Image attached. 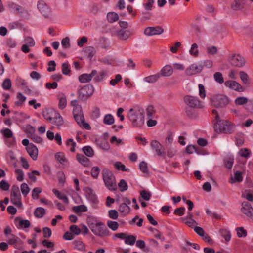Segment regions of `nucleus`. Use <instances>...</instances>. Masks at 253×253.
I'll use <instances>...</instances> for the list:
<instances>
[{
  "label": "nucleus",
  "instance_id": "obj_1",
  "mask_svg": "<svg viewBox=\"0 0 253 253\" xmlns=\"http://www.w3.org/2000/svg\"><path fill=\"white\" fill-rule=\"evenodd\" d=\"M87 223L90 230L95 236L104 238L110 235V232L104 223L97 217L93 216L88 217Z\"/></svg>",
  "mask_w": 253,
  "mask_h": 253
},
{
  "label": "nucleus",
  "instance_id": "obj_2",
  "mask_svg": "<svg viewBox=\"0 0 253 253\" xmlns=\"http://www.w3.org/2000/svg\"><path fill=\"white\" fill-rule=\"evenodd\" d=\"M127 117L134 127H141L145 122V112L139 106H134L127 113Z\"/></svg>",
  "mask_w": 253,
  "mask_h": 253
},
{
  "label": "nucleus",
  "instance_id": "obj_3",
  "mask_svg": "<svg viewBox=\"0 0 253 253\" xmlns=\"http://www.w3.org/2000/svg\"><path fill=\"white\" fill-rule=\"evenodd\" d=\"M212 112L216 114L215 117L217 122L214 126V130L216 132L232 133L234 131L235 125L232 122L221 119L215 110H213Z\"/></svg>",
  "mask_w": 253,
  "mask_h": 253
},
{
  "label": "nucleus",
  "instance_id": "obj_4",
  "mask_svg": "<svg viewBox=\"0 0 253 253\" xmlns=\"http://www.w3.org/2000/svg\"><path fill=\"white\" fill-rule=\"evenodd\" d=\"M102 177L105 186L110 190L117 189L115 177L113 173L107 169L102 170Z\"/></svg>",
  "mask_w": 253,
  "mask_h": 253
},
{
  "label": "nucleus",
  "instance_id": "obj_5",
  "mask_svg": "<svg viewBox=\"0 0 253 253\" xmlns=\"http://www.w3.org/2000/svg\"><path fill=\"white\" fill-rule=\"evenodd\" d=\"M210 102L215 107L223 108L229 103V98L223 94H216L213 95L210 99Z\"/></svg>",
  "mask_w": 253,
  "mask_h": 253
},
{
  "label": "nucleus",
  "instance_id": "obj_6",
  "mask_svg": "<svg viewBox=\"0 0 253 253\" xmlns=\"http://www.w3.org/2000/svg\"><path fill=\"white\" fill-rule=\"evenodd\" d=\"M10 201L17 207H22L21 194L19 191V187L17 186L13 185L11 188Z\"/></svg>",
  "mask_w": 253,
  "mask_h": 253
},
{
  "label": "nucleus",
  "instance_id": "obj_7",
  "mask_svg": "<svg viewBox=\"0 0 253 253\" xmlns=\"http://www.w3.org/2000/svg\"><path fill=\"white\" fill-rule=\"evenodd\" d=\"M184 101L191 108H201L203 106V103L196 96L186 95L184 97Z\"/></svg>",
  "mask_w": 253,
  "mask_h": 253
},
{
  "label": "nucleus",
  "instance_id": "obj_8",
  "mask_svg": "<svg viewBox=\"0 0 253 253\" xmlns=\"http://www.w3.org/2000/svg\"><path fill=\"white\" fill-rule=\"evenodd\" d=\"M94 87L92 85H85L83 86L78 92V97L82 100H86L93 93Z\"/></svg>",
  "mask_w": 253,
  "mask_h": 253
},
{
  "label": "nucleus",
  "instance_id": "obj_9",
  "mask_svg": "<svg viewBox=\"0 0 253 253\" xmlns=\"http://www.w3.org/2000/svg\"><path fill=\"white\" fill-rule=\"evenodd\" d=\"M0 132L5 138V143L8 147L13 146L15 144V138L11 129L6 128L1 130Z\"/></svg>",
  "mask_w": 253,
  "mask_h": 253
},
{
  "label": "nucleus",
  "instance_id": "obj_10",
  "mask_svg": "<svg viewBox=\"0 0 253 253\" xmlns=\"http://www.w3.org/2000/svg\"><path fill=\"white\" fill-rule=\"evenodd\" d=\"M203 70V65L201 63H195L186 68L185 73L187 76H192L200 73Z\"/></svg>",
  "mask_w": 253,
  "mask_h": 253
},
{
  "label": "nucleus",
  "instance_id": "obj_11",
  "mask_svg": "<svg viewBox=\"0 0 253 253\" xmlns=\"http://www.w3.org/2000/svg\"><path fill=\"white\" fill-rule=\"evenodd\" d=\"M37 8L45 17L49 18L51 16V10L44 1L39 0L37 3Z\"/></svg>",
  "mask_w": 253,
  "mask_h": 253
},
{
  "label": "nucleus",
  "instance_id": "obj_12",
  "mask_svg": "<svg viewBox=\"0 0 253 253\" xmlns=\"http://www.w3.org/2000/svg\"><path fill=\"white\" fill-rule=\"evenodd\" d=\"M163 32V28L159 26L155 27H148L145 28L144 31V34L147 36L160 35Z\"/></svg>",
  "mask_w": 253,
  "mask_h": 253
},
{
  "label": "nucleus",
  "instance_id": "obj_13",
  "mask_svg": "<svg viewBox=\"0 0 253 253\" xmlns=\"http://www.w3.org/2000/svg\"><path fill=\"white\" fill-rule=\"evenodd\" d=\"M242 205L241 211L250 218L253 222V208L251 206V204L248 202H243Z\"/></svg>",
  "mask_w": 253,
  "mask_h": 253
},
{
  "label": "nucleus",
  "instance_id": "obj_14",
  "mask_svg": "<svg viewBox=\"0 0 253 253\" xmlns=\"http://www.w3.org/2000/svg\"><path fill=\"white\" fill-rule=\"evenodd\" d=\"M224 84L227 87L238 92H243L245 90L239 83L235 81H227Z\"/></svg>",
  "mask_w": 253,
  "mask_h": 253
},
{
  "label": "nucleus",
  "instance_id": "obj_15",
  "mask_svg": "<svg viewBox=\"0 0 253 253\" xmlns=\"http://www.w3.org/2000/svg\"><path fill=\"white\" fill-rule=\"evenodd\" d=\"M74 117L79 126L87 130H90L91 129L89 124L85 122L83 113L74 114Z\"/></svg>",
  "mask_w": 253,
  "mask_h": 253
},
{
  "label": "nucleus",
  "instance_id": "obj_16",
  "mask_svg": "<svg viewBox=\"0 0 253 253\" xmlns=\"http://www.w3.org/2000/svg\"><path fill=\"white\" fill-rule=\"evenodd\" d=\"M230 61L232 65L238 67H243L245 63L244 58L240 55H233Z\"/></svg>",
  "mask_w": 253,
  "mask_h": 253
},
{
  "label": "nucleus",
  "instance_id": "obj_17",
  "mask_svg": "<svg viewBox=\"0 0 253 253\" xmlns=\"http://www.w3.org/2000/svg\"><path fill=\"white\" fill-rule=\"evenodd\" d=\"M151 146L158 156L165 154V151L163 146L158 141L152 140L151 142Z\"/></svg>",
  "mask_w": 253,
  "mask_h": 253
},
{
  "label": "nucleus",
  "instance_id": "obj_18",
  "mask_svg": "<svg viewBox=\"0 0 253 253\" xmlns=\"http://www.w3.org/2000/svg\"><path fill=\"white\" fill-rule=\"evenodd\" d=\"M59 113L55 110L50 108L44 111L42 115L45 119L51 122Z\"/></svg>",
  "mask_w": 253,
  "mask_h": 253
},
{
  "label": "nucleus",
  "instance_id": "obj_19",
  "mask_svg": "<svg viewBox=\"0 0 253 253\" xmlns=\"http://www.w3.org/2000/svg\"><path fill=\"white\" fill-rule=\"evenodd\" d=\"M27 153L31 158L35 161L37 159L38 155V149L36 146L32 143H30L27 147Z\"/></svg>",
  "mask_w": 253,
  "mask_h": 253
},
{
  "label": "nucleus",
  "instance_id": "obj_20",
  "mask_svg": "<svg viewBox=\"0 0 253 253\" xmlns=\"http://www.w3.org/2000/svg\"><path fill=\"white\" fill-rule=\"evenodd\" d=\"M97 73V71L93 70L90 74H83L79 77V80L82 83H86L91 80L93 76Z\"/></svg>",
  "mask_w": 253,
  "mask_h": 253
},
{
  "label": "nucleus",
  "instance_id": "obj_21",
  "mask_svg": "<svg viewBox=\"0 0 253 253\" xmlns=\"http://www.w3.org/2000/svg\"><path fill=\"white\" fill-rule=\"evenodd\" d=\"M85 195L87 198L93 204L98 203V201L96 194L92 189L87 188L85 189Z\"/></svg>",
  "mask_w": 253,
  "mask_h": 253
},
{
  "label": "nucleus",
  "instance_id": "obj_22",
  "mask_svg": "<svg viewBox=\"0 0 253 253\" xmlns=\"http://www.w3.org/2000/svg\"><path fill=\"white\" fill-rule=\"evenodd\" d=\"M51 123L58 129H60L64 124V121L61 115L58 113L57 116L51 122Z\"/></svg>",
  "mask_w": 253,
  "mask_h": 253
},
{
  "label": "nucleus",
  "instance_id": "obj_23",
  "mask_svg": "<svg viewBox=\"0 0 253 253\" xmlns=\"http://www.w3.org/2000/svg\"><path fill=\"white\" fill-rule=\"evenodd\" d=\"M173 70L171 65H167L165 66L160 71L159 74L161 76L168 77L171 76L173 74Z\"/></svg>",
  "mask_w": 253,
  "mask_h": 253
},
{
  "label": "nucleus",
  "instance_id": "obj_24",
  "mask_svg": "<svg viewBox=\"0 0 253 253\" xmlns=\"http://www.w3.org/2000/svg\"><path fill=\"white\" fill-rule=\"evenodd\" d=\"M118 210L122 214L126 215L130 213V208L126 203H122L119 206Z\"/></svg>",
  "mask_w": 253,
  "mask_h": 253
},
{
  "label": "nucleus",
  "instance_id": "obj_25",
  "mask_svg": "<svg viewBox=\"0 0 253 253\" xmlns=\"http://www.w3.org/2000/svg\"><path fill=\"white\" fill-rule=\"evenodd\" d=\"M118 38L122 40H127L130 36V32L128 30H120L117 32Z\"/></svg>",
  "mask_w": 253,
  "mask_h": 253
},
{
  "label": "nucleus",
  "instance_id": "obj_26",
  "mask_svg": "<svg viewBox=\"0 0 253 253\" xmlns=\"http://www.w3.org/2000/svg\"><path fill=\"white\" fill-rule=\"evenodd\" d=\"M77 160L82 165L84 166H87L89 164V159L82 154H77L76 155Z\"/></svg>",
  "mask_w": 253,
  "mask_h": 253
},
{
  "label": "nucleus",
  "instance_id": "obj_27",
  "mask_svg": "<svg viewBox=\"0 0 253 253\" xmlns=\"http://www.w3.org/2000/svg\"><path fill=\"white\" fill-rule=\"evenodd\" d=\"M8 7L13 12H17L19 14L24 12V9L20 6L13 2H10L8 4Z\"/></svg>",
  "mask_w": 253,
  "mask_h": 253
},
{
  "label": "nucleus",
  "instance_id": "obj_28",
  "mask_svg": "<svg viewBox=\"0 0 253 253\" xmlns=\"http://www.w3.org/2000/svg\"><path fill=\"white\" fill-rule=\"evenodd\" d=\"M160 77V75L159 74H156L145 77L143 80L148 83H154L156 82Z\"/></svg>",
  "mask_w": 253,
  "mask_h": 253
},
{
  "label": "nucleus",
  "instance_id": "obj_29",
  "mask_svg": "<svg viewBox=\"0 0 253 253\" xmlns=\"http://www.w3.org/2000/svg\"><path fill=\"white\" fill-rule=\"evenodd\" d=\"M52 192L59 199L62 200L66 204H68L69 199L66 195L61 194L56 189H53Z\"/></svg>",
  "mask_w": 253,
  "mask_h": 253
},
{
  "label": "nucleus",
  "instance_id": "obj_30",
  "mask_svg": "<svg viewBox=\"0 0 253 253\" xmlns=\"http://www.w3.org/2000/svg\"><path fill=\"white\" fill-rule=\"evenodd\" d=\"M56 160L60 164H64L67 162V160L63 152H58L55 154Z\"/></svg>",
  "mask_w": 253,
  "mask_h": 253
},
{
  "label": "nucleus",
  "instance_id": "obj_31",
  "mask_svg": "<svg viewBox=\"0 0 253 253\" xmlns=\"http://www.w3.org/2000/svg\"><path fill=\"white\" fill-rule=\"evenodd\" d=\"M181 220L188 227L194 228L197 224V222L193 218H182Z\"/></svg>",
  "mask_w": 253,
  "mask_h": 253
},
{
  "label": "nucleus",
  "instance_id": "obj_32",
  "mask_svg": "<svg viewBox=\"0 0 253 253\" xmlns=\"http://www.w3.org/2000/svg\"><path fill=\"white\" fill-rule=\"evenodd\" d=\"M189 54L194 57H196L199 55V52L198 50V45L194 43L191 45V47L189 50Z\"/></svg>",
  "mask_w": 253,
  "mask_h": 253
},
{
  "label": "nucleus",
  "instance_id": "obj_33",
  "mask_svg": "<svg viewBox=\"0 0 253 253\" xmlns=\"http://www.w3.org/2000/svg\"><path fill=\"white\" fill-rule=\"evenodd\" d=\"M107 19L109 22L113 23L119 19V16L117 13L114 12H111L107 14Z\"/></svg>",
  "mask_w": 253,
  "mask_h": 253
},
{
  "label": "nucleus",
  "instance_id": "obj_34",
  "mask_svg": "<svg viewBox=\"0 0 253 253\" xmlns=\"http://www.w3.org/2000/svg\"><path fill=\"white\" fill-rule=\"evenodd\" d=\"M59 100L58 107L59 109L62 110L64 109L67 105L66 97L64 94H61L60 95Z\"/></svg>",
  "mask_w": 253,
  "mask_h": 253
},
{
  "label": "nucleus",
  "instance_id": "obj_35",
  "mask_svg": "<svg viewBox=\"0 0 253 253\" xmlns=\"http://www.w3.org/2000/svg\"><path fill=\"white\" fill-rule=\"evenodd\" d=\"M72 244L74 248L78 250L84 251L85 250V245L81 241L75 240L73 242Z\"/></svg>",
  "mask_w": 253,
  "mask_h": 253
},
{
  "label": "nucleus",
  "instance_id": "obj_36",
  "mask_svg": "<svg viewBox=\"0 0 253 253\" xmlns=\"http://www.w3.org/2000/svg\"><path fill=\"white\" fill-rule=\"evenodd\" d=\"M114 121V117L110 114L105 115L103 118L104 124L108 125H111L113 124Z\"/></svg>",
  "mask_w": 253,
  "mask_h": 253
},
{
  "label": "nucleus",
  "instance_id": "obj_37",
  "mask_svg": "<svg viewBox=\"0 0 253 253\" xmlns=\"http://www.w3.org/2000/svg\"><path fill=\"white\" fill-rule=\"evenodd\" d=\"M45 213V210L42 207L37 208L34 211V215L37 218H42Z\"/></svg>",
  "mask_w": 253,
  "mask_h": 253
},
{
  "label": "nucleus",
  "instance_id": "obj_38",
  "mask_svg": "<svg viewBox=\"0 0 253 253\" xmlns=\"http://www.w3.org/2000/svg\"><path fill=\"white\" fill-rule=\"evenodd\" d=\"M238 154L241 157L248 158L251 156V152L247 148H242L239 151Z\"/></svg>",
  "mask_w": 253,
  "mask_h": 253
},
{
  "label": "nucleus",
  "instance_id": "obj_39",
  "mask_svg": "<svg viewBox=\"0 0 253 253\" xmlns=\"http://www.w3.org/2000/svg\"><path fill=\"white\" fill-rule=\"evenodd\" d=\"M243 180V177L242 174L239 171H236L234 174V177H231L230 178V182L231 183L236 182H241Z\"/></svg>",
  "mask_w": 253,
  "mask_h": 253
},
{
  "label": "nucleus",
  "instance_id": "obj_40",
  "mask_svg": "<svg viewBox=\"0 0 253 253\" xmlns=\"http://www.w3.org/2000/svg\"><path fill=\"white\" fill-rule=\"evenodd\" d=\"M114 166L116 169L122 171L129 172L130 170L126 168L125 166L120 162H116L114 163Z\"/></svg>",
  "mask_w": 253,
  "mask_h": 253
},
{
  "label": "nucleus",
  "instance_id": "obj_41",
  "mask_svg": "<svg viewBox=\"0 0 253 253\" xmlns=\"http://www.w3.org/2000/svg\"><path fill=\"white\" fill-rule=\"evenodd\" d=\"M82 150L84 154L89 157H92L94 155V151L92 148L89 146L84 147Z\"/></svg>",
  "mask_w": 253,
  "mask_h": 253
},
{
  "label": "nucleus",
  "instance_id": "obj_42",
  "mask_svg": "<svg viewBox=\"0 0 253 253\" xmlns=\"http://www.w3.org/2000/svg\"><path fill=\"white\" fill-rule=\"evenodd\" d=\"M66 144L67 146L69 148V150L71 152H75V147L76 146V143L73 139L70 138L67 140Z\"/></svg>",
  "mask_w": 253,
  "mask_h": 253
},
{
  "label": "nucleus",
  "instance_id": "obj_43",
  "mask_svg": "<svg viewBox=\"0 0 253 253\" xmlns=\"http://www.w3.org/2000/svg\"><path fill=\"white\" fill-rule=\"evenodd\" d=\"M30 225V222L28 220H20L18 225L16 226L19 229H23L29 227Z\"/></svg>",
  "mask_w": 253,
  "mask_h": 253
},
{
  "label": "nucleus",
  "instance_id": "obj_44",
  "mask_svg": "<svg viewBox=\"0 0 253 253\" xmlns=\"http://www.w3.org/2000/svg\"><path fill=\"white\" fill-rule=\"evenodd\" d=\"M236 231L239 238L245 237L247 236V231L243 227L236 228Z\"/></svg>",
  "mask_w": 253,
  "mask_h": 253
},
{
  "label": "nucleus",
  "instance_id": "obj_45",
  "mask_svg": "<svg viewBox=\"0 0 253 253\" xmlns=\"http://www.w3.org/2000/svg\"><path fill=\"white\" fill-rule=\"evenodd\" d=\"M240 78L244 84H248L250 83V79L248 74L244 72L241 71L239 73Z\"/></svg>",
  "mask_w": 253,
  "mask_h": 253
},
{
  "label": "nucleus",
  "instance_id": "obj_46",
  "mask_svg": "<svg viewBox=\"0 0 253 253\" xmlns=\"http://www.w3.org/2000/svg\"><path fill=\"white\" fill-rule=\"evenodd\" d=\"M73 211L76 213L86 212L87 211V208L84 205L74 206L73 208Z\"/></svg>",
  "mask_w": 253,
  "mask_h": 253
},
{
  "label": "nucleus",
  "instance_id": "obj_47",
  "mask_svg": "<svg viewBox=\"0 0 253 253\" xmlns=\"http://www.w3.org/2000/svg\"><path fill=\"white\" fill-rule=\"evenodd\" d=\"M107 76V72L105 71H100L94 78L95 82H101L104 80Z\"/></svg>",
  "mask_w": 253,
  "mask_h": 253
},
{
  "label": "nucleus",
  "instance_id": "obj_48",
  "mask_svg": "<svg viewBox=\"0 0 253 253\" xmlns=\"http://www.w3.org/2000/svg\"><path fill=\"white\" fill-rule=\"evenodd\" d=\"M243 2L235 0L231 4V8L234 10H238L242 8Z\"/></svg>",
  "mask_w": 253,
  "mask_h": 253
},
{
  "label": "nucleus",
  "instance_id": "obj_49",
  "mask_svg": "<svg viewBox=\"0 0 253 253\" xmlns=\"http://www.w3.org/2000/svg\"><path fill=\"white\" fill-rule=\"evenodd\" d=\"M248 101L247 98L243 96L238 97L235 100V103L236 105H243Z\"/></svg>",
  "mask_w": 253,
  "mask_h": 253
},
{
  "label": "nucleus",
  "instance_id": "obj_50",
  "mask_svg": "<svg viewBox=\"0 0 253 253\" xmlns=\"http://www.w3.org/2000/svg\"><path fill=\"white\" fill-rule=\"evenodd\" d=\"M107 226L112 230L116 231L119 227V224L116 222L111 220H108L107 222Z\"/></svg>",
  "mask_w": 253,
  "mask_h": 253
},
{
  "label": "nucleus",
  "instance_id": "obj_51",
  "mask_svg": "<svg viewBox=\"0 0 253 253\" xmlns=\"http://www.w3.org/2000/svg\"><path fill=\"white\" fill-rule=\"evenodd\" d=\"M136 237L133 235H128L126 237L125 242L126 244L133 245L136 241Z\"/></svg>",
  "mask_w": 253,
  "mask_h": 253
},
{
  "label": "nucleus",
  "instance_id": "obj_52",
  "mask_svg": "<svg viewBox=\"0 0 253 253\" xmlns=\"http://www.w3.org/2000/svg\"><path fill=\"white\" fill-rule=\"evenodd\" d=\"M20 189L24 196H27V195L29 193L30 188L28 185L25 183H23L21 185Z\"/></svg>",
  "mask_w": 253,
  "mask_h": 253
},
{
  "label": "nucleus",
  "instance_id": "obj_53",
  "mask_svg": "<svg viewBox=\"0 0 253 253\" xmlns=\"http://www.w3.org/2000/svg\"><path fill=\"white\" fill-rule=\"evenodd\" d=\"M118 186L120 188V190L122 192H124L126 191L128 188V186L126 182V181L124 179H121L120 182L118 184Z\"/></svg>",
  "mask_w": 253,
  "mask_h": 253
},
{
  "label": "nucleus",
  "instance_id": "obj_54",
  "mask_svg": "<svg viewBox=\"0 0 253 253\" xmlns=\"http://www.w3.org/2000/svg\"><path fill=\"white\" fill-rule=\"evenodd\" d=\"M173 140V135L171 132H169L167 134L165 139V144L167 146L170 145Z\"/></svg>",
  "mask_w": 253,
  "mask_h": 253
},
{
  "label": "nucleus",
  "instance_id": "obj_55",
  "mask_svg": "<svg viewBox=\"0 0 253 253\" xmlns=\"http://www.w3.org/2000/svg\"><path fill=\"white\" fill-rule=\"evenodd\" d=\"M100 172V169L99 167L95 166L93 167L91 170V175L95 179H97Z\"/></svg>",
  "mask_w": 253,
  "mask_h": 253
},
{
  "label": "nucleus",
  "instance_id": "obj_56",
  "mask_svg": "<svg viewBox=\"0 0 253 253\" xmlns=\"http://www.w3.org/2000/svg\"><path fill=\"white\" fill-rule=\"evenodd\" d=\"M140 194L142 198L146 201H148L151 198V194L149 191L144 190L141 191Z\"/></svg>",
  "mask_w": 253,
  "mask_h": 253
},
{
  "label": "nucleus",
  "instance_id": "obj_57",
  "mask_svg": "<svg viewBox=\"0 0 253 253\" xmlns=\"http://www.w3.org/2000/svg\"><path fill=\"white\" fill-rule=\"evenodd\" d=\"M3 88L5 90H9L11 87V82L9 79H5L2 84Z\"/></svg>",
  "mask_w": 253,
  "mask_h": 253
},
{
  "label": "nucleus",
  "instance_id": "obj_58",
  "mask_svg": "<svg viewBox=\"0 0 253 253\" xmlns=\"http://www.w3.org/2000/svg\"><path fill=\"white\" fill-rule=\"evenodd\" d=\"M85 52L87 54L89 57H92L95 53V50L92 46L87 47L85 49Z\"/></svg>",
  "mask_w": 253,
  "mask_h": 253
},
{
  "label": "nucleus",
  "instance_id": "obj_59",
  "mask_svg": "<svg viewBox=\"0 0 253 253\" xmlns=\"http://www.w3.org/2000/svg\"><path fill=\"white\" fill-rule=\"evenodd\" d=\"M101 112L98 107H95L93 110L91 114V117L93 119H97L100 117Z\"/></svg>",
  "mask_w": 253,
  "mask_h": 253
},
{
  "label": "nucleus",
  "instance_id": "obj_60",
  "mask_svg": "<svg viewBox=\"0 0 253 253\" xmlns=\"http://www.w3.org/2000/svg\"><path fill=\"white\" fill-rule=\"evenodd\" d=\"M218 49L215 46H209L207 48V52L208 54L214 55L217 53Z\"/></svg>",
  "mask_w": 253,
  "mask_h": 253
},
{
  "label": "nucleus",
  "instance_id": "obj_61",
  "mask_svg": "<svg viewBox=\"0 0 253 253\" xmlns=\"http://www.w3.org/2000/svg\"><path fill=\"white\" fill-rule=\"evenodd\" d=\"M62 73L65 75H68L70 72L69 65L67 63H64L62 65Z\"/></svg>",
  "mask_w": 253,
  "mask_h": 253
},
{
  "label": "nucleus",
  "instance_id": "obj_62",
  "mask_svg": "<svg viewBox=\"0 0 253 253\" xmlns=\"http://www.w3.org/2000/svg\"><path fill=\"white\" fill-rule=\"evenodd\" d=\"M214 80L219 84H222L224 82L222 75L220 72H216L214 74Z\"/></svg>",
  "mask_w": 253,
  "mask_h": 253
},
{
  "label": "nucleus",
  "instance_id": "obj_63",
  "mask_svg": "<svg viewBox=\"0 0 253 253\" xmlns=\"http://www.w3.org/2000/svg\"><path fill=\"white\" fill-rule=\"evenodd\" d=\"M70 230L73 234V235L75 234L76 235H79L81 232V229H80V228L78 227L76 225H71L70 227Z\"/></svg>",
  "mask_w": 253,
  "mask_h": 253
},
{
  "label": "nucleus",
  "instance_id": "obj_64",
  "mask_svg": "<svg viewBox=\"0 0 253 253\" xmlns=\"http://www.w3.org/2000/svg\"><path fill=\"white\" fill-rule=\"evenodd\" d=\"M24 41L25 44H27L30 47H33L35 45V41L34 39L30 37L25 38Z\"/></svg>",
  "mask_w": 253,
  "mask_h": 253
}]
</instances>
